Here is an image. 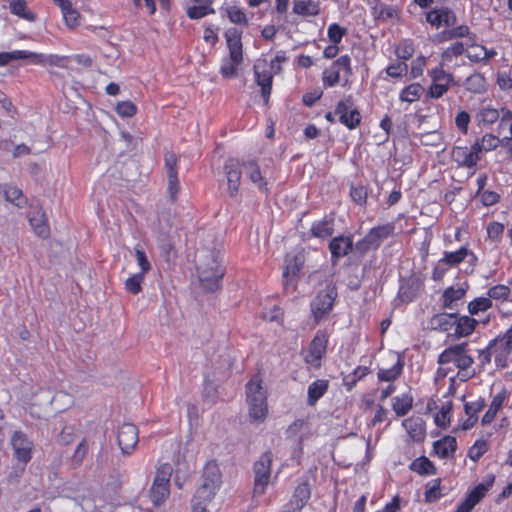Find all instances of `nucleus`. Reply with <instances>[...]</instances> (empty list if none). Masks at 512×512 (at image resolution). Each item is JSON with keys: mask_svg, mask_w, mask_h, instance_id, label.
<instances>
[{"mask_svg": "<svg viewBox=\"0 0 512 512\" xmlns=\"http://www.w3.org/2000/svg\"><path fill=\"white\" fill-rule=\"evenodd\" d=\"M473 49H480L482 51V54L467 52L466 57L471 63L474 64L487 65L493 58L497 56V51L495 48H487L485 45L479 44L477 42Z\"/></svg>", "mask_w": 512, "mask_h": 512, "instance_id": "obj_45", "label": "nucleus"}, {"mask_svg": "<svg viewBox=\"0 0 512 512\" xmlns=\"http://www.w3.org/2000/svg\"><path fill=\"white\" fill-rule=\"evenodd\" d=\"M304 261L301 255H286L285 266L283 270L284 288L288 289L289 285H293L303 268Z\"/></svg>", "mask_w": 512, "mask_h": 512, "instance_id": "obj_28", "label": "nucleus"}, {"mask_svg": "<svg viewBox=\"0 0 512 512\" xmlns=\"http://www.w3.org/2000/svg\"><path fill=\"white\" fill-rule=\"evenodd\" d=\"M466 46L461 41H454L446 47L440 54V63L449 66L454 59L466 55Z\"/></svg>", "mask_w": 512, "mask_h": 512, "instance_id": "obj_42", "label": "nucleus"}, {"mask_svg": "<svg viewBox=\"0 0 512 512\" xmlns=\"http://www.w3.org/2000/svg\"><path fill=\"white\" fill-rule=\"evenodd\" d=\"M273 454L271 451L264 452L253 465L254 471V488L256 495H263L271 478V465Z\"/></svg>", "mask_w": 512, "mask_h": 512, "instance_id": "obj_12", "label": "nucleus"}, {"mask_svg": "<svg viewBox=\"0 0 512 512\" xmlns=\"http://www.w3.org/2000/svg\"><path fill=\"white\" fill-rule=\"evenodd\" d=\"M456 39L466 38L468 39L467 48L473 49L476 45L477 35L472 32L470 27L466 24L452 26Z\"/></svg>", "mask_w": 512, "mask_h": 512, "instance_id": "obj_62", "label": "nucleus"}, {"mask_svg": "<svg viewBox=\"0 0 512 512\" xmlns=\"http://www.w3.org/2000/svg\"><path fill=\"white\" fill-rule=\"evenodd\" d=\"M409 470L419 476H432L437 474V467L426 456L417 457L409 464Z\"/></svg>", "mask_w": 512, "mask_h": 512, "instance_id": "obj_41", "label": "nucleus"}, {"mask_svg": "<svg viewBox=\"0 0 512 512\" xmlns=\"http://www.w3.org/2000/svg\"><path fill=\"white\" fill-rule=\"evenodd\" d=\"M450 159L457 168L472 170L471 174H474L477 164L481 160L478 144H472L470 147L453 146L450 151Z\"/></svg>", "mask_w": 512, "mask_h": 512, "instance_id": "obj_11", "label": "nucleus"}, {"mask_svg": "<svg viewBox=\"0 0 512 512\" xmlns=\"http://www.w3.org/2000/svg\"><path fill=\"white\" fill-rule=\"evenodd\" d=\"M414 442H422L426 436L425 421L420 417H409L402 423Z\"/></svg>", "mask_w": 512, "mask_h": 512, "instance_id": "obj_33", "label": "nucleus"}, {"mask_svg": "<svg viewBox=\"0 0 512 512\" xmlns=\"http://www.w3.org/2000/svg\"><path fill=\"white\" fill-rule=\"evenodd\" d=\"M426 22L439 29L442 26L451 27L457 22L456 13L447 6L435 7L425 14Z\"/></svg>", "mask_w": 512, "mask_h": 512, "instance_id": "obj_20", "label": "nucleus"}, {"mask_svg": "<svg viewBox=\"0 0 512 512\" xmlns=\"http://www.w3.org/2000/svg\"><path fill=\"white\" fill-rule=\"evenodd\" d=\"M510 396L511 392L505 387H502L497 393H495L492 396L488 409L481 418V424L483 426L490 425L492 422H494V420L497 417V414L503 408V406L507 404Z\"/></svg>", "mask_w": 512, "mask_h": 512, "instance_id": "obj_22", "label": "nucleus"}, {"mask_svg": "<svg viewBox=\"0 0 512 512\" xmlns=\"http://www.w3.org/2000/svg\"><path fill=\"white\" fill-rule=\"evenodd\" d=\"M242 167V161H240L238 158H229L224 164L223 169L227 180L228 194L231 198L236 197L239 193L242 177Z\"/></svg>", "mask_w": 512, "mask_h": 512, "instance_id": "obj_18", "label": "nucleus"}, {"mask_svg": "<svg viewBox=\"0 0 512 512\" xmlns=\"http://www.w3.org/2000/svg\"><path fill=\"white\" fill-rule=\"evenodd\" d=\"M457 448L456 438L450 435H446L433 443V450L441 459L454 458Z\"/></svg>", "mask_w": 512, "mask_h": 512, "instance_id": "obj_31", "label": "nucleus"}, {"mask_svg": "<svg viewBox=\"0 0 512 512\" xmlns=\"http://www.w3.org/2000/svg\"><path fill=\"white\" fill-rule=\"evenodd\" d=\"M486 407L485 399L479 397L474 401H469L464 404V411L467 419L462 423L463 430H469L478 422V414Z\"/></svg>", "mask_w": 512, "mask_h": 512, "instance_id": "obj_30", "label": "nucleus"}, {"mask_svg": "<svg viewBox=\"0 0 512 512\" xmlns=\"http://www.w3.org/2000/svg\"><path fill=\"white\" fill-rule=\"evenodd\" d=\"M172 468L168 463L157 468L149 490V497L155 507L163 505L170 496V477Z\"/></svg>", "mask_w": 512, "mask_h": 512, "instance_id": "obj_8", "label": "nucleus"}, {"mask_svg": "<svg viewBox=\"0 0 512 512\" xmlns=\"http://www.w3.org/2000/svg\"><path fill=\"white\" fill-rule=\"evenodd\" d=\"M329 342V334L326 330L319 329L313 336L307 349L301 351L303 361L315 369L322 365V359L326 355Z\"/></svg>", "mask_w": 512, "mask_h": 512, "instance_id": "obj_9", "label": "nucleus"}, {"mask_svg": "<svg viewBox=\"0 0 512 512\" xmlns=\"http://www.w3.org/2000/svg\"><path fill=\"white\" fill-rule=\"evenodd\" d=\"M490 347L494 349V362L497 368L504 369L509 366L512 353V327L503 334L489 341Z\"/></svg>", "mask_w": 512, "mask_h": 512, "instance_id": "obj_13", "label": "nucleus"}, {"mask_svg": "<svg viewBox=\"0 0 512 512\" xmlns=\"http://www.w3.org/2000/svg\"><path fill=\"white\" fill-rule=\"evenodd\" d=\"M400 13V8L385 3H379L375 7H373L374 17L384 22L399 19Z\"/></svg>", "mask_w": 512, "mask_h": 512, "instance_id": "obj_46", "label": "nucleus"}, {"mask_svg": "<svg viewBox=\"0 0 512 512\" xmlns=\"http://www.w3.org/2000/svg\"><path fill=\"white\" fill-rule=\"evenodd\" d=\"M329 380L317 379L307 389V404L314 406L328 391Z\"/></svg>", "mask_w": 512, "mask_h": 512, "instance_id": "obj_39", "label": "nucleus"}, {"mask_svg": "<svg viewBox=\"0 0 512 512\" xmlns=\"http://www.w3.org/2000/svg\"><path fill=\"white\" fill-rule=\"evenodd\" d=\"M11 445L15 458L23 464L21 472L32 458L33 442L22 431H15L11 437Z\"/></svg>", "mask_w": 512, "mask_h": 512, "instance_id": "obj_17", "label": "nucleus"}, {"mask_svg": "<svg viewBox=\"0 0 512 512\" xmlns=\"http://www.w3.org/2000/svg\"><path fill=\"white\" fill-rule=\"evenodd\" d=\"M494 481L495 476L488 475L484 483H479L466 493L465 498L457 505L454 512H472L493 486Z\"/></svg>", "mask_w": 512, "mask_h": 512, "instance_id": "obj_14", "label": "nucleus"}, {"mask_svg": "<svg viewBox=\"0 0 512 512\" xmlns=\"http://www.w3.org/2000/svg\"><path fill=\"white\" fill-rule=\"evenodd\" d=\"M139 441V431L136 425L132 423L122 424L117 433V442L121 452L130 455Z\"/></svg>", "mask_w": 512, "mask_h": 512, "instance_id": "obj_19", "label": "nucleus"}, {"mask_svg": "<svg viewBox=\"0 0 512 512\" xmlns=\"http://www.w3.org/2000/svg\"><path fill=\"white\" fill-rule=\"evenodd\" d=\"M221 12L223 16H226L230 23L245 28L249 25V18L245 12V10L236 5H227L221 8Z\"/></svg>", "mask_w": 512, "mask_h": 512, "instance_id": "obj_37", "label": "nucleus"}, {"mask_svg": "<svg viewBox=\"0 0 512 512\" xmlns=\"http://www.w3.org/2000/svg\"><path fill=\"white\" fill-rule=\"evenodd\" d=\"M248 415L252 422H264L268 415L267 390L259 374L253 375L245 385Z\"/></svg>", "mask_w": 512, "mask_h": 512, "instance_id": "obj_1", "label": "nucleus"}, {"mask_svg": "<svg viewBox=\"0 0 512 512\" xmlns=\"http://www.w3.org/2000/svg\"><path fill=\"white\" fill-rule=\"evenodd\" d=\"M352 60L348 54L341 55L322 73V85L324 88H333L340 84L343 88H349L353 75Z\"/></svg>", "mask_w": 512, "mask_h": 512, "instance_id": "obj_4", "label": "nucleus"}, {"mask_svg": "<svg viewBox=\"0 0 512 512\" xmlns=\"http://www.w3.org/2000/svg\"><path fill=\"white\" fill-rule=\"evenodd\" d=\"M335 219L333 214L325 215L323 218L314 221L311 224L309 234L310 237L325 240L334 234Z\"/></svg>", "mask_w": 512, "mask_h": 512, "instance_id": "obj_27", "label": "nucleus"}, {"mask_svg": "<svg viewBox=\"0 0 512 512\" xmlns=\"http://www.w3.org/2000/svg\"><path fill=\"white\" fill-rule=\"evenodd\" d=\"M47 54L35 53L27 50H15L12 52H0V67L8 65L13 60L32 58L33 63L46 66Z\"/></svg>", "mask_w": 512, "mask_h": 512, "instance_id": "obj_26", "label": "nucleus"}, {"mask_svg": "<svg viewBox=\"0 0 512 512\" xmlns=\"http://www.w3.org/2000/svg\"><path fill=\"white\" fill-rule=\"evenodd\" d=\"M242 166L249 180L265 195L270 193L269 183L263 176L260 165L256 159L242 161Z\"/></svg>", "mask_w": 512, "mask_h": 512, "instance_id": "obj_24", "label": "nucleus"}, {"mask_svg": "<svg viewBox=\"0 0 512 512\" xmlns=\"http://www.w3.org/2000/svg\"><path fill=\"white\" fill-rule=\"evenodd\" d=\"M370 373L367 366H357L351 373L343 377V385L348 391L352 390L357 383L364 379Z\"/></svg>", "mask_w": 512, "mask_h": 512, "instance_id": "obj_51", "label": "nucleus"}, {"mask_svg": "<svg viewBox=\"0 0 512 512\" xmlns=\"http://www.w3.org/2000/svg\"><path fill=\"white\" fill-rule=\"evenodd\" d=\"M197 272L199 281L205 290L214 292L221 287V280L225 274V269L213 252H210L205 257V260L199 261Z\"/></svg>", "mask_w": 512, "mask_h": 512, "instance_id": "obj_5", "label": "nucleus"}, {"mask_svg": "<svg viewBox=\"0 0 512 512\" xmlns=\"http://www.w3.org/2000/svg\"><path fill=\"white\" fill-rule=\"evenodd\" d=\"M454 318V335L458 338L470 336L478 325V320L471 316L459 315Z\"/></svg>", "mask_w": 512, "mask_h": 512, "instance_id": "obj_32", "label": "nucleus"}, {"mask_svg": "<svg viewBox=\"0 0 512 512\" xmlns=\"http://www.w3.org/2000/svg\"><path fill=\"white\" fill-rule=\"evenodd\" d=\"M464 88L473 94H482L487 90V80L484 74L474 72L464 80Z\"/></svg>", "mask_w": 512, "mask_h": 512, "instance_id": "obj_44", "label": "nucleus"}, {"mask_svg": "<svg viewBox=\"0 0 512 512\" xmlns=\"http://www.w3.org/2000/svg\"><path fill=\"white\" fill-rule=\"evenodd\" d=\"M254 79L258 86L261 88V97L264 103H269L270 95L272 92L273 77L275 72L268 62L264 60H257L253 67Z\"/></svg>", "mask_w": 512, "mask_h": 512, "instance_id": "obj_15", "label": "nucleus"}, {"mask_svg": "<svg viewBox=\"0 0 512 512\" xmlns=\"http://www.w3.org/2000/svg\"><path fill=\"white\" fill-rule=\"evenodd\" d=\"M420 285L415 280H406L399 286L396 299L401 304H409L413 302L419 295Z\"/></svg>", "mask_w": 512, "mask_h": 512, "instance_id": "obj_36", "label": "nucleus"}, {"mask_svg": "<svg viewBox=\"0 0 512 512\" xmlns=\"http://www.w3.org/2000/svg\"><path fill=\"white\" fill-rule=\"evenodd\" d=\"M476 118L479 125L489 126L499 120L500 112L494 107L484 106L478 111Z\"/></svg>", "mask_w": 512, "mask_h": 512, "instance_id": "obj_53", "label": "nucleus"}, {"mask_svg": "<svg viewBox=\"0 0 512 512\" xmlns=\"http://www.w3.org/2000/svg\"><path fill=\"white\" fill-rule=\"evenodd\" d=\"M144 276L143 273H136L128 277L124 283L125 290L132 295H138L142 291Z\"/></svg>", "mask_w": 512, "mask_h": 512, "instance_id": "obj_64", "label": "nucleus"}, {"mask_svg": "<svg viewBox=\"0 0 512 512\" xmlns=\"http://www.w3.org/2000/svg\"><path fill=\"white\" fill-rule=\"evenodd\" d=\"M511 294V289L508 285L504 284H496L490 287L487 291V296L490 300H500L502 302H506L509 300Z\"/></svg>", "mask_w": 512, "mask_h": 512, "instance_id": "obj_61", "label": "nucleus"}, {"mask_svg": "<svg viewBox=\"0 0 512 512\" xmlns=\"http://www.w3.org/2000/svg\"><path fill=\"white\" fill-rule=\"evenodd\" d=\"M453 408L452 401L443 403L435 415V424L440 428H447L450 425L451 412Z\"/></svg>", "mask_w": 512, "mask_h": 512, "instance_id": "obj_58", "label": "nucleus"}, {"mask_svg": "<svg viewBox=\"0 0 512 512\" xmlns=\"http://www.w3.org/2000/svg\"><path fill=\"white\" fill-rule=\"evenodd\" d=\"M413 406V397L410 393H403L392 398V409L398 417L405 416Z\"/></svg>", "mask_w": 512, "mask_h": 512, "instance_id": "obj_47", "label": "nucleus"}, {"mask_svg": "<svg viewBox=\"0 0 512 512\" xmlns=\"http://www.w3.org/2000/svg\"><path fill=\"white\" fill-rule=\"evenodd\" d=\"M243 30L238 27H230L224 33V38L229 51L228 59L223 60L220 73L224 78H235L238 68L243 63Z\"/></svg>", "mask_w": 512, "mask_h": 512, "instance_id": "obj_2", "label": "nucleus"}, {"mask_svg": "<svg viewBox=\"0 0 512 512\" xmlns=\"http://www.w3.org/2000/svg\"><path fill=\"white\" fill-rule=\"evenodd\" d=\"M349 195L356 205L360 207H365L367 205L368 189L366 186L352 184L350 186Z\"/></svg>", "mask_w": 512, "mask_h": 512, "instance_id": "obj_60", "label": "nucleus"}, {"mask_svg": "<svg viewBox=\"0 0 512 512\" xmlns=\"http://www.w3.org/2000/svg\"><path fill=\"white\" fill-rule=\"evenodd\" d=\"M493 306V302L490 300V298L487 297H477L471 300L468 305L467 309L470 315H478L480 312H486L489 309H491Z\"/></svg>", "mask_w": 512, "mask_h": 512, "instance_id": "obj_57", "label": "nucleus"}, {"mask_svg": "<svg viewBox=\"0 0 512 512\" xmlns=\"http://www.w3.org/2000/svg\"><path fill=\"white\" fill-rule=\"evenodd\" d=\"M443 257L451 268H457L467 258H469V263H471L472 266H475L478 260L477 255L469 249L468 243L462 245L455 251H444Z\"/></svg>", "mask_w": 512, "mask_h": 512, "instance_id": "obj_25", "label": "nucleus"}, {"mask_svg": "<svg viewBox=\"0 0 512 512\" xmlns=\"http://www.w3.org/2000/svg\"><path fill=\"white\" fill-rule=\"evenodd\" d=\"M442 496L440 478L433 479L425 485L424 499L427 503L436 502Z\"/></svg>", "mask_w": 512, "mask_h": 512, "instance_id": "obj_56", "label": "nucleus"}, {"mask_svg": "<svg viewBox=\"0 0 512 512\" xmlns=\"http://www.w3.org/2000/svg\"><path fill=\"white\" fill-rule=\"evenodd\" d=\"M310 496L311 490L308 482L304 481L299 483L296 486L291 499L284 506V509L281 512H301L310 499Z\"/></svg>", "mask_w": 512, "mask_h": 512, "instance_id": "obj_23", "label": "nucleus"}, {"mask_svg": "<svg viewBox=\"0 0 512 512\" xmlns=\"http://www.w3.org/2000/svg\"><path fill=\"white\" fill-rule=\"evenodd\" d=\"M337 292L334 288L320 291L311 302V312L317 323L325 319L333 309Z\"/></svg>", "mask_w": 512, "mask_h": 512, "instance_id": "obj_16", "label": "nucleus"}, {"mask_svg": "<svg viewBox=\"0 0 512 512\" xmlns=\"http://www.w3.org/2000/svg\"><path fill=\"white\" fill-rule=\"evenodd\" d=\"M335 114L338 117V122L349 130L359 127L362 121L361 112L354 106V98L351 94L337 102Z\"/></svg>", "mask_w": 512, "mask_h": 512, "instance_id": "obj_10", "label": "nucleus"}, {"mask_svg": "<svg viewBox=\"0 0 512 512\" xmlns=\"http://www.w3.org/2000/svg\"><path fill=\"white\" fill-rule=\"evenodd\" d=\"M446 65L439 64L428 70V76L431 83L425 93L426 100L439 99L443 97L451 87L456 85L452 73L447 72L444 67Z\"/></svg>", "mask_w": 512, "mask_h": 512, "instance_id": "obj_7", "label": "nucleus"}, {"mask_svg": "<svg viewBox=\"0 0 512 512\" xmlns=\"http://www.w3.org/2000/svg\"><path fill=\"white\" fill-rule=\"evenodd\" d=\"M293 13L302 17H315L321 13L320 0H293Z\"/></svg>", "mask_w": 512, "mask_h": 512, "instance_id": "obj_34", "label": "nucleus"}, {"mask_svg": "<svg viewBox=\"0 0 512 512\" xmlns=\"http://www.w3.org/2000/svg\"><path fill=\"white\" fill-rule=\"evenodd\" d=\"M3 192L5 199L18 207H21L26 202L22 190L16 186L7 185L4 187Z\"/></svg>", "mask_w": 512, "mask_h": 512, "instance_id": "obj_63", "label": "nucleus"}, {"mask_svg": "<svg viewBox=\"0 0 512 512\" xmlns=\"http://www.w3.org/2000/svg\"><path fill=\"white\" fill-rule=\"evenodd\" d=\"M489 450V442L485 439H477L467 452V457L473 462H478Z\"/></svg>", "mask_w": 512, "mask_h": 512, "instance_id": "obj_59", "label": "nucleus"}, {"mask_svg": "<svg viewBox=\"0 0 512 512\" xmlns=\"http://www.w3.org/2000/svg\"><path fill=\"white\" fill-rule=\"evenodd\" d=\"M9 9L13 15H16L27 21H35L36 15L27 8L25 0H13L9 3Z\"/></svg>", "mask_w": 512, "mask_h": 512, "instance_id": "obj_54", "label": "nucleus"}, {"mask_svg": "<svg viewBox=\"0 0 512 512\" xmlns=\"http://www.w3.org/2000/svg\"><path fill=\"white\" fill-rule=\"evenodd\" d=\"M467 346L466 342L450 346L443 350L438 357L439 365L453 364L459 370L457 376L464 381L472 378L475 374L474 371H469L474 359L468 353Z\"/></svg>", "mask_w": 512, "mask_h": 512, "instance_id": "obj_3", "label": "nucleus"}, {"mask_svg": "<svg viewBox=\"0 0 512 512\" xmlns=\"http://www.w3.org/2000/svg\"><path fill=\"white\" fill-rule=\"evenodd\" d=\"M473 144H478L480 155L482 152H490L498 146L502 147L501 139L492 133H486L481 138H477Z\"/></svg>", "mask_w": 512, "mask_h": 512, "instance_id": "obj_52", "label": "nucleus"}, {"mask_svg": "<svg viewBox=\"0 0 512 512\" xmlns=\"http://www.w3.org/2000/svg\"><path fill=\"white\" fill-rule=\"evenodd\" d=\"M218 490L217 488L207 486V484H201L193 496L192 505L199 503L200 505L208 506Z\"/></svg>", "mask_w": 512, "mask_h": 512, "instance_id": "obj_50", "label": "nucleus"}, {"mask_svg": "<svg viewBox=\"0 0 512 512\" xmlns=\"http://www.w3.org/2000/svg\"><path fill=\"white\" fill-rule=\"evenodd\" d=\"M353 246L352 235H338L332 237L328 244L332 264H337L341 258L349 255L353 250Z\"/></svg>", "mask_w": 512, "mask_h": 512, "instance_id": "obj_21", "label": "nucleus"}, {"mask_svg": "<svg viewBox=\"0 0 512 512\" xmlns=\"http://www.w3.org/2000/svg\"><path fill=\"white\" fill-rule=\"evenodd\" d=\"M394 232V222H387L385 224L372 227L363 238L356 242L355 248L361 255H365L369 251H376L380 248L383 241L391 237Z\"/></svg>", "mask_w": 512, "mask_h": 512, "instance_id": "obj_6", "label": "nucleus"}, {"mask_svg": "<svg viewBox=\"0 0 512 512\" xmlns=\"http://www.w3.org/2000/svg\"><path fill=\"white\" fill-rule=\"evenodd\" d=\"M425 93V88L418 82L404 86L399 92V100L408 104L418 101Z\"/></svg>", "mask_w": 512, "mask_h": 512, "instance_id": "obj_43", "label": "nucleus"}, {"mask_svg": "<svg viewBox=\"0 0 512 512\" xmlns=\"http://www.w3.org/2000/svg\"><path fill=\"white\" fill-rule=\"evenodd\" d=\"M453 317H456V313H439L431 317L429 324L434 330L447 332L454 326Z\"/></svg>", "mask_w": 512, "mask_h": 512, "instance_id": "obj_48", "label": "nucleus"}, {"mask_svg": "<svg viewBox=\"0 0 512 512\" xmlns=\"http://www.w3.org/2000/svg\"><path fill=\"white\" fill-rule=\"evenodd\" d=\"M308 424L306 419H296L286 429L287 438H294L297 440L298 444L301 445L304 440L302 431L308 429Z\"/></svg>", "mask_w": 512, "mask_h": 512, "instance_id": "obj_55", "label": "nucleus"}, {"mask_svg": "<svg viewBox=\"0 0 512 512\" xmlns=\"http://www.w3.org/2000/svg\"><path fill=\"white\" fill-rule=\"evenodd\" d=\"M29 224L31 225L35 234L43 239L50 235V229L47 222L45 212L41 207L31 208L27 215Z\"/></svg>", "mask_w": 512, "mask_h": 512, "instance_id": "obj_29", "label": "nucleus"}, {"mask_svg": "<svg viewBox=\"0 0 512 512\" xmlns=\"http://www.w3.org/2000/svg\"><path fill=\"white\" fill-rule=\"evenodd\" d=\"M203 483L207 486L219 489L222 483V475L219 465L215 460L208 461L203 468Z\"/></svg>", "mask_w": 512, "mask_h": 512, "instance_id": "obj_38", "label": "nucleus"}, {"mask_svg": "<svg viewBox=\"0 0 512 512\" xmlns=\"http://www.w3.org/2000/svg\"><path fill=\"white\" fill-rule=\"evenodd\" d=\"M416 51V47L414 41L412 39L406 38L402 39L399 43L395 45L394 54L397 59L401 62H405L412 58Z\"/></svg>", "mask_w": 512, "mask_h": 512, "instance_id": "obj_49", "label": "nucleus"}, {"mask_svg": "<svg viewBox=\"0 0 512 512\" xmlns=\"http://www.w3.org/2000/svg\"><path fill=\"white\" fill-rule=\"evenodd\" d=\"M404 358L400 355H396V361L390 368H380L377 372V378L380 382H394L396 381L404 369Z\"/></svg>", "mask_w": 512, "mask_h": 512, "instance_id": "obj_35", "label": "nucleus"}, {"mask_svg": "<svg viewBox=\"0 0 512 512\" xmlns=\"http://www.w3.org/2000/svg\"><path fill=\"white\" fill-rule=\"evenodd\" d=\"M466 290L461 287L449 286L441 296V303L443 309H454L460 300L464 298Z\"/></svg>", "mask_w": 512, "mask_h": 512, "instance_id": "obj_40", "label": "nucleus"}]
</instances>
